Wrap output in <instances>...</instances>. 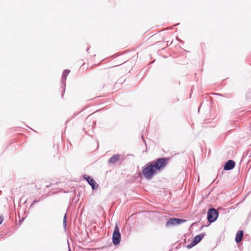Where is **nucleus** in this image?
<instances>
[{
    "mask_svg": "<svg viewBox=\"0 0 251 251\" xmlns=\"http://www.w3.org/2000/svg\"><path fill=\"white\" fill-rule=\"evenodd\" d=\"M168 161L169 158L160 157L149 162L142 168L143 176L147 179H151L155 175L161 172L167 165Z\"/></svg>",
    "mask_w": 251,
    "mask_h": 251,
    "instance_id": "nucleus-1",
    "label": "nucleus"
},
{
    "mask_svg": "<svg viewBox=\"0 0 251 251\" xmlns=\"http://www.w3.org/2000/svg\"><path fill=\"white\" fill-rule=\"evenodd\" d=\"M218 216V211L214 208H211L208 209L207 212V221L210 223H213L217 219Z\"/></svg>",
    "mask_w": 251,
    "mask_h": 251,
    "instance_id": "nucleus-2",
    "label": "nucleus"
},
{
    "mask_svg": "<svg viewBox=\"0 0 251 251\" xmlns=\"http://www.w3.org/2000/svg\"><path fill=\"white\" fill-rule=\"evenodd\" d=\"M121 241V234L119 231L118 226L116 225L112 235V242L114 245H119Z\"/></svg>",
    "mask_w": 251,
    "mask_h": 251,
    "instance_id": "nucleus-3",
    "label": "nucleus"
},
{
    "mask_svg": "<svg viewBox=\"0 0 251 251\" xmlns=\"http://www.w3.org/2000/svg\"><path fill=\"white\" fill-rule=\"evenodd\" d=\"M186 222V220L176 218H170L166 223L165 226L166 227H169L171 226H177L179 225Z\"/></svg>",
    "mask_w": 251,
    "mask_h": 251,
    "instance_id": "nucleus-4",
    "label": "nucleus"
},
{
    "mask_svg": "<svg viewBox=\"0 0 251 251\" xmlns=\"http://www.w3.org/2000/svg\"><path fill=\"white\" fill-rule=\"evenodd\" d=\"M205 233H201L199 235H196L193 239V241L189 244L187 246V248L188 249H191L194 246L197 245L201 241L203 238V237L205 236Z\"/></svg>",
    "mask_w": 251,
    "mask_h": 251,
    "instance_id": "nucleus-5",
    "label": "nucleus"
},
{
    "mask_svg": "<svg viewBox=\"0 0 251 251\" xmlns=\"http://www.w3.org/2000/svg\"><path fill=\"white\" fill-rule=\"evenodd\" d=\"M70 71L68 69L65 70L62 73V78H61V82L62 83V86L61 88H63L62 94L61 95L62 98H63L64 96V94L65 92V88H66V81L67 76L70 73Z\"/></svg>",
    "mask_w": 251,
    "mask_h": 251,
    "instance_id": "nucleus-6",
    "label": "nucleus"
},
{
    "mask_svg": "<svg viewBox=\"0 0 251 251\" xmlns=\"http://www.w3.org/2000/svg\"><path fill=\"white\" fill-rule=\"evenodd\" d=\"M83 178L85 179L88 183L91 186L93 190L97 189L98 187V184H97L94 179L91 176L84 175Z\"/></svg>",
    "mask_w": 251,
    "mask_h": 251,
    "instance_id": "nucleus-7",
    "label": "nucleus"
},
{
    "mask_svg": "<svg viewBox=\"0 0 251 251\" xmlns=\"http://www.w3.org/2000/svg\"><path fill=\"white\" fill-rule=\"evenodd\" d=\"M235 166V162L232 160H228L224 165V169L226 171L231 170Z\"/></svg>",
    "mask_w": 251,
    "mask_h": 251,
    "instance_id": "nucleus-8",
    "label": "nucleus"
},
{
    "mask_svg": "<svg viewBox=\"0 0 251 251\" xmlns=\"http://www.w3.org/2000/svg\"><path fill=\"white\" fill-rule=\"evenodd\" d=\"M244 235V232L243 230H239L236 234L235 237V241L237 243H240L243 239Z\"/></svg>",
    "mask_w": 251,
    "mask_h": 251,
    "instance_id": "nucleus-9",
    "label": "nucleus"
},
{
    "mask_svg": "<svg viewBox=\"0 0 251 251\" xmlns=\"http://www.w3.org/2000/svg\"><path fill=\"white\" fill-rule=\"evenodd\" d=\"M119 154H115L109 158L108 160V163L114 164L117 162V161L119 159Z\"/></svg>",
    "mask_w": 251,
    "mask_h": 251,
    "instance_id": "nucleus-10",
    "label": "nucleus"
},
{
    "mask_svg": "<svg viewBox=\"0 0 251 251\" xmlns=\"http://www.w3.org/2000/svg\"><path fill=\"white\" fill-rule=\"evenodd\" d=\"M67 221V214L66 213L64 216L63 221V227H64L65 230H66Z\"/></svg>",
    "mask_w": 251,
    "mask_h": 251,
    "instance_id": "nucleus-11",
    "label": "nucleus"
},
{
    "mask_svg": "<svg viewBox=\"0 0 251 251\" xmlns=\"http://www.w3.org/2000/svg\"><path fill=\"white\" fill-rule=\"evenodd\" d=\"M42 199L41 198H40L38 200H34L33 202L31 203V205H30V207H32L33 206V204H34L36 202H38L39 201H41Z\"/></svg>",
    "mask_w": 251,
    "mask_h": 251,
    "instance_id": "nucleus-12",
    "label": "nucleus"
},
{
    "mask_svg": "<svg viewBox=\"0 0 251 251\" xmlns=\"http://www.w3.org/2000/svg\"><path fill=\"white\" fill-rule=\"evenodd\" d=\"M3 221V217L2 215L0 216V225L2 223Z\"/></svg>",
    "mask_w": 251,
    "mask_h": 251,
    "instance_id": "nucleus-13",
    "label": "nucleus"
},
{
    "mask_svg": "<svg viewBox=\"0 0 251 251\" xmlns=\"http://www.w3.org/2000/svg\"><path fill=\"white\" fill-rule=\"evenodd\" d=\"M22 212H24V209H22L21 207H20V208L18 211L19 214H20V213H21Z\"/></svg>",
    "mask_w": 251,
    "mask_h": 251,
    "instance_id": "nucleus-14",
    "label": "nucleus"
},
{
    "mask_svg": "<svg viewBox=\"0 0 251 251\" xmlns=\"http://www.w3.org/2000/svg\"><path fill=\"white\" fill-rule=\"evenodd\" d=\"M25 218V217L23 218L21 220L19 221V223H22L24 220Z\"/></svg>",
    "mask_w": 251,
    "mask_h": 251,
    "instance_id": "nucleus-15",
    "label": "nucleus"
},
{
    "mask_svg": "<svg viewBox=\"0 0 251 251\" xmlns=\"http://www.w3.org/2000/svg\"><path fill=\"white\" fill-rule=\"evenodd\" d=\"M90 48V47L87 48V50H86V51H87V52H88V50H89Z\"/></svg>",
    "mask_w": 251,
    "mask_h": 251,
    "instance_id": "nucleus-16",
    "label": "nucleus"
},
{
    "mask_svg": "<svg viewBox=\"0 0 251 251\" xmlns=\"http://www.w3.org/2000/svg\"><path fill=\"white\" fill-rule=\"evenodd\" d=\"M68 247H69V251H71L69 246H68Z\"/></svg>",
    "mask_w": 251,
    "mask_h": 251,
    "instance_id": "nucleus-17",
    "label": "nucleus"
},
{
    "mask_svg": "<svg viewBox=\"0 0 251 251\" xmlns=\"http://www.w3.org/2000/svg\"><path fill=\"white\" fill-rule=\"evenodd\" d=\"M50 186V185H46V187H49Z\"/></svg>",
    "mask_w": 251,
    "mask_h": 251,
    "instance_id": "nucleus-18",
    "label": "nucleus"
}]
</instances>
